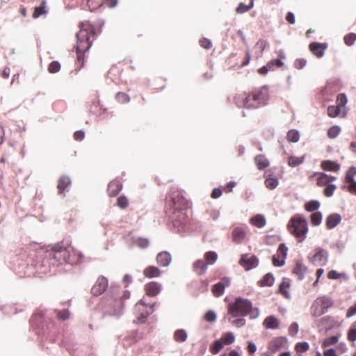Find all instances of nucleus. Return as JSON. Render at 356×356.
Here are the masks:
<instances>
[{"label":"nucleus","mask_w":356,"mask_h":356,"mask_svg":"<svg viewBox=\"0 0 356 356\" xmlns=\"http://www.w3.org/2000/svg\"><path fill=\"white\" fill-rule=\"evenodd\" d=\"M321 167L325 171L338 172L340 170L341 165L336 161L325 160L321 162Z\"/></svg>","instance_id":"22"},{"label":"nucleus","mask_w":356,"mask_h":356,"mask_svg":"<svg viewBox=\"0 0 356 356\" xmlns=\"http://www.w3.org/2000/svg\"><path fill=\"white\" fill-rule=\"evenodd\" d=\"M288 248L284 243H281L273 256V264L275 266L280 267L284 265L285 259L287 255Z\"/></svg>","instance_id":"9"},{"label":"nucleus","mask_w":356,"mask_h":356,"mask_svg":"<svg viewBox=\"0 0 356 356\" xmlns=\"http://www.w3.org/2000/svg\"><path fill=\"white\" fill-rule=\"evenodd\" d=\"M273 65V63H268L266 65L261 67L259 69L258 72L261 74L264 75L268 73V71H272L271 65Z\"/></svg>","instance_id":"62"},{"label":"nucleus","mask_w":356,"mask_h":356,"mask_svg":"<svg viewBox=\"0 0 356 356\" xmlns=\"http://www.w3.org/2000/svg\"><path fill=\"white\" fill-rule=\"evenodd\" d=\"M291 286L290 280L288 278H284L279 286L280 293L286 298H290L289 289Z\"/></svg>","instance_id":"30"},{"label":"nucleus","mask_w":356,"mask_h":356,"mask_svg":"<svg viewBox=\"0 0 356 356\" xmlns=\"http://www.w3.org/2000/svg\"><path fill=\"white\" fill-rule=\"evenodd\" d=\"M208 268V264L203 259H198L193 264V269L199 275H204Z\"/></svg>","instance_id":"24"},{"label":"nucleus","mask_w":356,"mask_h":356,"mask_svg":"<svg viewBox=\"0 0 356 356\" xmlns=\"http://www.w3.org/2000/svg\"><path fill=\"white\" fill-rule=\"evenodd\" d=\"M327 48V43L312 42L309 45V49L312 54L318 58H322Z\"/></svg>","instance_id":"12"},{"label":"nucleus","mask_w":356,"mask_h":356,"mask_svg":"<svg viewBox=\"0 0 356 356\" xmlns=\"http://www.w3.org/2000/svg\"><path fill=\"white\" fill-rule=\"evenodd\" d=\"M307 65V60L305 58H297L293 63L295 68L301 70Z\"/></svg>","instance_id":"59"},{"label":"nucleus","mask_w":356,"mask_h":356,"mask_svg":"<svg viewBox=\"0 0 356 356\" xmlns=\"http://www.w3.org/2000/svg\"><path fill=\"white\" fill-rule=\"evenodd\" d=\"M57 316L59 319L65 321L69 318L70 312L67 309L59 311L57 314Z\"/></svg>","instance_id":"63"},{"label":"nucleus","mask_w":356,"mask_h":356,"mask_svg":"<svg viewBox=\"0 0 356 356\" xmlns=\"http://www.w3.org/2000/svg\"><path fill=\"white\" fill-rule=\"evenodd\" d=\"M339 341V337L337 336H332L327 337L324 339L322 343L323 348H326L332 345L336 344Z\"/></svg>","instance_id":"48"},{"label":"nucleus","mask_w":356,"mask_h":356,"mask_svg":"<svg viewBox=\"0 0 356 356\" xmlns=\"http://www.w3.org/2000/svg\"><path fill=\"white\" fill-rule=\"evenodd\" d=\"M267 46V42L265 40L260 39L255 44L254 48L259 51V54H261Z\"/></svg>","instance_id":"58"},{"label":"nucleus","mask_w":356,"mask_h":356,"mask_svg":"<svg viewBox=\"0 0 356 356\" xmlns=\"http://www.w3.org/2000/svg\"><path fill=\"white\" fill-rule=\"evenodd\" d=\"M356 314V302L350 307L346 312V317L350 318Z\"/></svg>","instance_id":"64"},{"label":"nucleus","mask_w":356,"mask_h":356,"mask_svg":"<svg viewBox=\"0 0 356 356\" xmlns=\"http://www.w3.org/2000/svg\"><path fill=\"white\" fill-rule=\"evenodd\" d=\"M268 99V88L261 86L252 89L248 93L237 95L234 97V102L238 107L254 109L266 105Z\"/></svg>","instance_id":"3"},{"label":"nucleus","mask_w":356,"mask_h":356,"mask_svg":"<svg viewBox=\"0 0 356 356\" xmlns=\"http://www.w3.org/2000/svg\"><path fill=\"white\" fill-rule=\"evenodd\" d=\"M166 212L175 226H179L186 222V216L184 211L188 207V201L178 191L171 190L166 197Z\"/></svg>","instance_id":"1"},{"label":"nucleus","mask_w":356,"mask_h":356,"mask_svg":"<svg viewBox=\"0 0 356 356\" xmlns=\"http://www.w3.org/2000/svg\"><path fill=\"white\" fill-rule=\"evenodd\" d=\"M90 113L95 115H102L106 111V108H104L101 104L99 97L97 93L95 94L94 99L90 107Z\"/></svg>","instance_id":"15"},{"label":"nucleus","mask_w":356,"mask_h":356,"mask_svg":"<svg viewBox=\"0 0 356 356\" xmlns=\"http://www.w3.org/2000/svg\"><path fill=\"white\" fill-rule=\"evenodd\" d=\"M356 175V167L352 166L346 172L344 183L347 185V190L353 195H356V181L355 176Z\"/></svg>","instance_id":"8"},{"label":"nucleus","mask_w":356,"mask_h":356,"mask_svg":"<svg viewBox=\"0 0 356 356\" xmlns=\"http://www.w3.org/2000/svg\"><path fill=\"white\" fill-rule=\"evenodd\" d=\"M254 162L257 165V168L259 170H262L269 166L270 163L267 158L263 154H259L255 156Z\"/></svg>","instance_id":"31"},{"label":"nucleus","mask_w":356,"mask_h":356,"mask_svg":"<svg viewBox=\"0 0 356 356\" xmlns=\"http://www.w3.org/2000/svg\"><path fill=\"white\" fill-rule=\"evenodd\" d=\"M252 310V302L242 298H237L233 303L229 305L228 313L234 318L245 316Z\"/></svg>","instance_id":"5"},{"label":"nucleus","mask_w":356,"mask_h":356,"mask_svg":"<svg viewBox=\"0 0 356 356\" xmlns=\"http://www.w3.org/2000/svg\"><path fill=\"white\" fill-rule=\"evenodd\" d=\"M307 267H305L302 262L296 261L295 266L293 269V273L298 277L299 280L304 278L305 273H306Z\"/></svg>","instance_id":"28"},{"label":"nucleus","mask_w":356,"mask_h":356,"mask_svg":"<svg viewBox=\"0 0 356 356\" xmlns=\"http://www.w3.org/2000/svg\"><path fill=\"white\" fill-rule=\"evenodd\" d=\"M47 13L46 1H42L38 6H35L32 17L34 19L40 17L42 15Z\"/></svg>","instance_id":"32"},{"label":"nucleus","mask_w":356,"mask_h":356,"mask_svg":"<svg viewBox=\"0 0 356 356\" xmlns=\"http://www.w3.org/2000/svg\"><path fill=\"white\" fill-rule=\"evenodd\" d=\"M80 30L76 34V68L80 70L84 65V54L91 47L95 38V27L86 22L79 25Z\"/></svg>","instance_id":"2"},{"label":"nucleus","mask_w":356,"mask_h":356,"mask_svg":"<svg viewBox=\"0 0 356 356\" xmlns=\"http://www.w3.org/2000/svg\"><path fill=\"white\" fill-rule=\"evenodd\" d=\"M320 207V203L318 201L312 200L307 202L305 208L307 211L313 212L316 211Z\"/></svg>","instance_id":"47"},{"label":"nucleus","mask_w":356,"mask_h":356,"mask_svg":"<svg viewBox=\"0 0 356 356\" xmlns=\"http://www.w3.org/2000/svg\"><path fill=\"white\" fill-rule=\"evenodd\" d=\"M309 348V345L307 342H299L295 346V350L297 355L307 352Z\"/></svg>","instance_id":"43"},{"label":"nucleus","mask_w":356,"mask_h":356,"mask_svg":"<svg viewBox=\"0 0 356 356\" xmlns=\"http://www.w3.org/2000/svg\"><path fill=\"white\" fill-rule=\"evenodd\" d=\"M230 285V280L227 277H223L220 281L215 284L212 287V293L216 297H220L224 293L225 289Z\"/></svg>","instance_id":"14"},{"label":"nucleus","mask_w":356,"mask_h":356,"mask_svg":"<svg viewBox=\"0 0 356 356\" xmlns=\"http://www.w3.org/2000/svg\"><path fill=\"white\" fill-rule=\"evenodd\" d=\"M286 138L289 142L296 143L300 139L299 132L297 130L291 129L288 131Z\"/></svg>","instance_id":"42"},{"label":"nucleus","mask_w":356,"mask_h":356,"mask_svg":"<svg viewBox=\"0 0 356 356\" xmlns=\"http://www.w3.org/2000/svg\"><path fill=\"white\" fill-rule=\"evenodd\" d=\"M341 132V128L339 126H332L327 131V136L330 138H335Z\"/></svg>","instance_id":"53"},{"label":"nucleus","mask_w":356,"mask_h":356,"mask_svg":"<svg viewBox=\"0 0 356 356\" xmlns=\"http://www.w3.org/2000/svg\"><path fill=\"white\" fill-rule=\"evenodd\" d=\"M333 305L330 298L323 296L315 300L311 307V313L314 316H320L325 313L328 308Z\"/></svg>","instance_id":"6"},{"label":"nucleus","mask_w":356,"mask_h":356,"mask_svg":"<svg viewBox=\"0 0 356 356\" xmlns=\"http://www.w3.org/2000/svg\"><path fill=\"white\" fill-rule=\"evenodd\" d=\"M160 291L161 285L156 282H150L145 285V291L148 296H156L160 293Z\"/></svg>","instance_id":"18"},{"label":"nucleus","mask_w":356,"mask_h":356,"mask_svg":"<svg viewBox=\"0 0 356 356\" xmlns=\"http://www.w3.org/2000/svg\"><path fill=\"white\" fill-rule=\"evenodd\" d=\"M149 309L152 310V308H148L147 304L143 300H140L135 305L134 313L139 319L144 320L152 312V311L149 312Z\"/></svg>","instance_id":"11"},{"label":"nucleus","mask_w":356,"mask_h":356,"mask_svg":"<svg viewBox=\"0 0 356 356\" xmlns=\"http://www.w3.org/2000/svg\"><path fill=\"white\" fill-rule=\"evenodd\" d=\"M322 214L321 212H314L311 215V222L313 225L317 226L321 223Z\"/></svg>","instance_id":"51"},{"label":"nucleus","mask_w":356,"mask_h":356,"mask_svg":"<svg viewBox=\"0 0 356 356\" xmlns=\"http://www.w3.org/2000/svg\"><path fill=\"white\" fill-rule=\"evenodd\" d=\"M309 261L316 266H325L328 261V252L322 248H316L309 256Z\"/></svg>","instance_id":"7"},{"label":"nucleus","mask_w":356,"mask_h":356,"mask_svg":"<svg viewBox=\"0 0 356 356\" xmlns=\"http://www.w3.org/2000/svg\"><path fill=\"white\" fill-rule=\"evenodd\" d=\"M116 204L120 208L124 209L129 206V200L124 195H121L117 198Z\"/></svg>","instance_id":"52"},{"label":"nucleus","mask_w":356,"mask_h":356,"mask_svg":"<svg viewBox=\"0 0 356 356\" xmlns=\"http://www.w3.org/2000/svg\"><path fill=\"white\" fill-rule=\"evenodd\" d=\"M265 177H266L265 180V186L270 190H273L278 185V179L275 177H268L266 173H265Z\"/></svg>","instance_id":"37"},{"label":"nucleus","mask_w":356,"mask_h":356,"mask_svg":"<svg viewBox=\"0 0 356 356\" xmlns=\"http://www.w3.org/2000/svg\"><path fill=\"white\" fill-rule=\"evenodd\" d=\"M224 347L222 342L218 339L210 346L209 350L212 354L218 353Z\"/></svg>","instance_id":"39"},{"label":"nucleus","mask_w":356,"mask_h":356,"mask_svg":"<svg viewBox=\"0 0 356 356\" xmlns=\"http://www.w3.org/2000/svg\"><path fill=\"white\" fill-rule=\"evenodd\" d=\"M239 264L245 268V270H249L257 266L259 260L254 255L250 256L248 254H245L241 256Z\"/></svg>","instance_id":"10"},{"label":"nucleus","mask_w":356,"mask_h":356,"mask_svg":"<svg viewBox=\"0 0 356 356\" xmlns=\"http://www.w3.org/2000/svg\"><path fill=\"white\" fill-rule=\"evenodd\" d=\"M250 223L257 228H262L265 226L266 221L263 215L257 214L250 219Z\"/></svg>","instance_id":"29"},{"label":"nucleus","mask_w":356,"mask_h":356,"mask_svg":"<svg viewBox=\"0 0 356 356\" xmlns=\"http://www.w3.org/2000/svg\"><path fill=\"white\" fill-rule=\"evenodd\" d=\"M275 278L270 273L266 274L263 278L259 281V285L260 286H271L273 285Z\"/></svg>","instance_id":"33"},{"label":"nucleus","mask_w":356,"mask_h":356,"mask_svg":"<svg viewBox=\"0 0 356 356\" xmlns=\"http://www.w3.org/2000/svg\"><path fill=\"white\" fill-rule=\"evenodd\" d=\"M44 316V313L42 311H37L35 312L31 319V322L33 324L39 325L40 323H42V321Z\"/></svg>","instance_id":"41"},{"label":"nucleus","mask_w":356,"mask_h":356,"mask_svg":"<svg viewBox=\"0 0 356 356\" xmlns=\"http://www.w3.org/2000/svg\"><path fill=\"white\" fill-rule=\"evenodd\" d=\"M253 6V1L251 0L249 5H245L243 3H241L239 6L236 8V12L238 14L244 13L250 10Z\"/></svg>","instance_id":"49"},{"label":"nucleus","mask_w":356,"mask_h":356,"mask_svg":"<svg viewBox=\"0 0 356 356\" xmlns=\"http://www.w3.org/2000/svg\"><path fill=\"white\" fill-rule=\"evenodd\" d=\"M108 287V281L104 277H99L91 289V293L94 296L102 294Z\"/></svg>","instance_id":"13"},{"label":"nucleus","mask_w":356,"mask_h":356,"mask_svg":"<svg viewBox=\"0 0 356 356\" xmlns=\"http://www.w3.org/2000/svg\"><path fill=\"white\" fill-rule=\"evenodd\" d=\"M199 43L202 47L206 49H209L212 47V43L211 40L205 38L200 39Z\"/></svg>","instance_id":"60"},{"label":"nucleus","mask_w":356,"mask_h":356,"mask_svg":"<svg viewBox=\"0 0 356 356\" xmlns=\"http://www.w3.org/2000/svg\"><path fill=\"white\" fill-rule=\"evenodd\" d=\"M220 340L222 342L224 346L229 345L234 343L235 337L232 332H226L222 334Z\"/></svg>","instance_id":"36"},{"label":"nucleus","mask_w":356,"mask_h":356,"mask_svg":"<svg viewBox=\"0 0 356 356\" xmlns=\"http://www.w3.org/2000/svg\"><path fill=\"white\" fill-rule=\"evenodd\" d=\"M280 324L279 319L273 315L267 316L263 322V325L265 328L271 330L279 328Z\"/></svg>","instance_id":"21"},{"label":"nucleus","mask_w":356,"mask_h":356,"mask_svg":"<svg viewBox=\"0 0 356 356\" xmlns=\"http://www.w3.org/2000/svg\"><path fill=\"white\" fill-rule=\"evenodd\" d=\"M341 218L339 214L334 213L328 216L325 222L327 228L333 229L341 222Z\"/></svg>","instance_id":"26"},{"label":"nucleus","mask_w":356,"mask_h":356,"mask_svg":"<svg viewBox=\"0 0 356 356\" xmlns=\"http://www.w3.org/2000/svg\"><path fill=\"white\" fill-rule=\"evenodd\" d=\"M204 318L205 321H207L208 322H210V323H212V322H214L216 321V315L214 312H213V311H208L205 314Z\"/></svg>","instance_id":"61"},{"label":"nucleus","mask_w":356,"mask_h":356,"mask_svg":"<svg viewBox=\"0 0 356 356\" xmlns=\"http://www.w3.org/2000/svg\"><path fill=\"white\" fill-rule=\"evenodd\" d=\"M348 99L346 95L343 93L338 95L337 97V104L338 106L341 108V107H344L347 104Z\"/></svg>","instance_id":"57"},{"label":"nucleus","mask_w":356,"mask_h":356,"mask_svg":"<svg viewBox=\"0 0 356 356\" xmlns=\"http://www.w3.org/2000/svg\"><path fill=\"white\" fill-rule=\"evenodd\" d=\"M232 241L236 243H241L246 237V229L242 227H234L232 232Z\"/></svg>","instance_id":"17"},{"label":"nucleus","mask_w":356,"mask_h":356,"mask_svg":"<svg viewBox=\"0 0 356 356\" xmlns=\"http://www.w3.org/2000/svg\"><path fill=\"white\" fill-rule=\"evenodd\" d=\"M341 113V108L338 106L332 105L327 108V115L330 118H336Z\"/></svg>","instance_id":"44"},{"label":"nucleus","mask_w":356,"mask_h":356,"mask_svg":"<svg viewBox=\"0 0 356 356\" xmlns=\"http://www.w3.org/2000/svg\"><path fill=\"white\" fill-rule=\"evenodd\" d=\"M171 260L170 254L166 251L161 252L156 256V261L161 266H168L170 264Z\"/></svg>","instance_id":"25"},{"label":"nucleus","mask_w":356,"mask_h":356,"mask_svg":"<svg viewBox=\"0 0 356 356\" xmlns=\"http://www.w3.org/2000/svg\"><path fill=\"white\" fill-rule=\"evenodd\" d=\"M287 227L290 233L298 238L300 241L305 239L308 232V227L307 220L304 218L298 215L293 216L290 219Z\"/></svg>","instance_id":"4"},{"label":"nucleus","mask_w":356,"mask_h":356,"mask_svg":"<svg viewBox=\"0 0 356 356\" xmlns=\"http://www.w3.org/2000/svg\"><path fill=\"white\" fill-rule=\"evenodd\" d=\"M122 188V184L119 180H113L108 185V195L110 197H115L121 191Z\"/></svg>","instance_id":"19"},{"label":"nucleus","mask_w":356,"mask_h":356,"mask_svg":"<svg viewBox=\"0 0 356 356\" xmlns=\"http://www.w3.org/2000/svg\"><path fill=\"white\" fill-rule=\"evenodd\" d=\"M287 343V340L284 337H277L273 339L268 346V349L272 353H275L281 349L284 348Z\"/></svg>","instance_id":"16"},{"label":"nucleus","mask_w":356,"mask_h":356,"mask_svg":"<svg viewBox=\"0 0 356 356\" xmlns=\"http://www.w3.org/2000/svg\"><path fill=\"white\" fill-rule=\"evenodd\" d=\"M314 175H318L316 180V184L318 186L321 187L327 186L337 179L336 177L330 176L323 172L315 173Z\"/></svg>","instance_id":"20"},{"label":"nucleus","mask_w":356,"mask_h":356,"mask_svg":"<svg viewBox=\"0 0 356 356\" xmlns=\"http://www.w3.org/2000/svg\"><path fill=\"white\" fill-rule=\"evenodd\" d=\"M305 158V156L300 157L291 156L288 159V164L291 167H296L303 163Z\"/></svg>","instance_id":"35"},{"label":"nucleus","mask_w":356,"mask_h":356,"mask_svg":"<svg viewBox=\"0 0 356 356\" xmlns=\"http://www.w3.org/2000/svg\"><path fill=\"white\" fill-rule=\"evenodd\" d=\"M218 259L217 254L213 251H209L207 252L204 254V259L206 261V264H208L209 265L213 264Z\"/></svg>","instance_id":"34"},{"label":"nucleus","mask_w":356,"mask_h":356,"mask_svg":"<svg viewBox=\"0 0 356 356\" xmlns=\"http://www.w3.org/2000/svg\"><path fill=\"white\" fill-rule=\"evenodd\" d=\"M143 275L147 278L158 277L161 275V271L156 266H149L143 270Z\"/></svg>","instance_id":"27"},{"label":"nucleus","mask_w":356,"mask_h":356,"mask_svg":"<svg viewBox=\"0 0 356 356\" xmlns=\"http://www.w3.org/2000/svg\"><path fill=\"white\" fill-rule=\"evenodd\" d=\"M60 70V64L58 61H52L48 66L49 73L54 74L58 72Z\"/></svg>","instance_id":"54"},{"label":"nucleus","mask_w":356,"mask_h":356,"mask_svg":"<svg viewBox=\"0 0 356 356\" xmlns=\"http://www.w3.org/2000/svg\"><path fill=\"white\" fill-rule=\"evenodd\" d=\"M174 338L177 342H184L187 339V334L184 330H178L175 332Z\"/></svg>","instance_id":"45"},{"label":"nucleus","mask_w":356,"mask_h":356,"mask_svg":"<svg viewBox=\"0 0 356 356\" xmlns=\"http://www.w3.org/2000/svg\"><path fill=\"white\" fill-rule=\"evenodd\" d=\"M337 189V186L330 183L327 186H325L323 193L326 197H331L333 194L334 191Z\"/></svg>","instance_id":"56"},{"label":"nucleus","mask_w":356,"mask_h":356,"mask_svg":"<svg viewBox=\"0 0 356 356\" xmlns=\"http://www.w3.org/2000/svg\"><path fill=\"white\" fill-rule=\"evenodd\" d=\"M134 243L141 249H145L149 246V241L146 238L139 237L135 239Z\"/></svg>","instance_id":"50"},{"label":"nucleus","mask_w":356,"mask_h":356,"mask_svg":"<svg viewBox=\"0 0 356 356\" xmlns=\"http://www.w3.org/2000/svg\"><path fill=\"white\" fill-rule=\"evenodd\" d=\"M279 58L272 60L269 61L268 63H273V65H271L272 71H273L275 67H281L284 65V63L282 61V59H284L285 58L284 54L282 51H280L278 54Z\"/></svg>","instance_id":"38"},{"label":"nucleus","mask_w":356,"mask_h":356,"mask_svg":"<svg viewBox=\"0 0 356 356\" xmlns=\"http://www.w3.org/2000/svg\"><path fill=\"white\" fill-rule=\"evenodd\" d=\"M115 99L120 104H127L130 102L129 96L123 92H118L115 95Z\"/></svg>","instance_id":"40"},{"label":"nucleus","mask_w":356,"mask_h":356,"mask_svg":"<svg viewBox=\"0 0 356 356\" xmlns=\"http://www.w3.org/2000/svg\"><path fill=\"white\" fill-rule=\"evenodd\" d=\"M347 338L350 341H356V321L352 323L347 334Z\"/></svg>","instance_id":"46"},{"label":"nucleus","mask_w":356,"mask_h":356,"mask_svg":"<svg viewBox=\"0 0 356 356\" xmlns=\"http://www.w3.org/2000/svg\"><path fill=\"white\" fill-rule=\"evenodd\" d=\"M356 40V34L354 33H350L345 35L344 42L348 46H351L354 44Z\"/></svg>","instance_id":"55"},{"label":"nucleus","mask_w":356,"mask_h":356,"mask_svg":"<svg viewBox=\"0 0 356 356\" xmlns=\"http://www.w3.org/2000/svg\"><path fill=\"white\" fill-rule=\"evenodd\" d=\"M71 184V180L68 176L62 175L58 180L57 188L60 195L63 194L64 191Z\"/></svg>","instance_id":"23"}]
</instances>
